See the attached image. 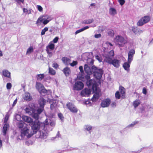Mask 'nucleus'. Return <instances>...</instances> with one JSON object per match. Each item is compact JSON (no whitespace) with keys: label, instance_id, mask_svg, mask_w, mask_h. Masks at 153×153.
I'll use <instances>...</instances> for the list:
<instances>
[{"label":"nucleus","instance_id":"1","mask_svg":"<svg viewBox=\"0 0 153 153\" xmlns=\"http://www.w3.org/2000/svg\"><path fill=\"white\" fill-rule=\"evenodd\" d=\"M35 123L33 125L31 126V128L28 126L25 125L24 128L21 129L20 136L21 138L20 139L22 140L25 137L27 138L30 137L38 131L40 127L37 125V123Z\"/></svg>","mask_w":153,"mask_h":153},{"label":"nucleus","instance_id":"2","mask_svg":"<svg viewBox=\"0 0 153 153\" xmlns=\"http://www.w3.org/2000/svg\"><path fill=\"white\" fill-rule=\"evenodd\" d=\"M114 55V51L113 50H111L107 54H103L102 56L105 62L109 64L113 65L115 67L118 68L120 66V61L115 59H112V58Z\"/></svg>","mask_w":153,"mask_h":153},{"label":"nucleus","instance_id":"3","mask_svg":"<svg viewBox=\"0 0 153 153\" xmlns=\"http://www.w3.org/2000/svg\"><path fill=\"white\" fill-rule=\"evenodd\" d=\"M114 42L119 47H123L127 42V40L121 36L117 35L114 39Z\"/></svg>","mask_w":153,"mask_h":153},{"label":"nucleus","instance_id":"4","mask_svg":"<svg viewBox=\"0 0 153 153\" xmlns=\"http://www.w3.org/2000/svg\"><path fill=\"white\" fill-rule=\"evenodd\" d=\"M92 70L95 78L97 79H100L101 78L102 74V69H98L97 68L93 65L92 67Z\"/></svg>","mask_w":153,"mask_h":153},{"label":"nucleus","instance_id":"5","mask_svg":"<svg viewBox=\"0 0 153 153\" xmlns=\"http://www.w3.org/2000/svg\"><path fill=\"white\" fill-rule=\"evenodd\" d=\"M51 19V18L49 16L44 15L40 16L36 22V24H38L42 22L44 25H45L47 24Z\"/></svg>","mask_w":153,"mask_h":153},{"label":"nucleus","instance_id":"6","mask_svg":"<svg viewBox=\"0 0 153 153\" xmlns=\"http://www.w3.org/2000/svg\"><path fill=\"white\" fill-rule=\"evenodd\" d=\"M22 120L25 122L30 123V124L31 126L34 125L35 123L36 122V124H37V126H38V127H40V126L42 124L39 121L36 120L34 121H33V120L30 117L26 116H23L22 117Z\"/></svg>","mask_w":153,"mask_h":153},{"label":"nucleus","instance_id":"7","mask_svg":"<svg viewBox=\"0 0 153 153\" xmlns=\"http://www.w3.org/2000/svg\"><path fill=\"white\" fill-rule=\"evenodd\" d=\"M42 111L43 109L42 108H39L37 110L34 109L33 110H32V111L31 115L34 119L36 120H38L39 118V115L42 113Z\"/></svg>","mask_w":153,"mask_h":153},{"label":"nucleus","instance_id":"8","mask_svg":"<svg viewBox=\"0 0 153 153\" xmlns=\"http://www.w3.org/2000/svg\"><path fill=\"white\" fill-rule=\"evenodd\" d=\"M150 20V17L149 16H145L140 19L137 23L138 26H142L144 24L148 22Z\"/></svg>","mask_w":153,"mask_h":153},{"label":"nucleus","instance_id":"9","mask_svg":"<svg viewBox=\"0 0 153 153\" xmlns=\"http://www.w3.org/2000/svg\"><path fill=\"white\" fill-rule=\"evenodd\" d=\"M49 130L45 131V128L43 129L42 131H40L38 133L39 136L38 137L41 139H44L46 138L48 134V131Z\"/></svg>","mask_w":153,"mask_h":153},{"label":"nucleus","instance_id":"10","mask_svg":"<svg viewBox=\"0 0 153 153\" xmlns=\"http://www.w3.org/2000/svg\"><path fill=\"white\" fill-rule=\"evenodd\" d=\"M86 84L88 86L92 85V88L94 91H97V86L95 81L91 79L86 81Z\"/></svg>","mask_w":153,"mask_h":153},{"label":"nucleus","instance_id":"11","mask_svg":"<svg viewBox=\"0 0 153 153\" xmlns=\"http://www.w3.org/2000/svg\"><path fill=\"white\" fill-rule=\"evenodd\" d=\"M49 125L51 126L54 127L55 125V122L54 120L52 119L51 118L49 117L46 119L44 122L45 128V125Z\"/></svg>","mask_w":153,"mask_h":153},{"label":"nucleus","instance_id":"12","mask_svg":"<svg viewBox=\"0 0 153 153\" xmlns=\"http://www.w3.org/2000/svg\"><path fill=\"white\" fill-rule=\"evenodd\" d=\"M67 106L68 109L72 112L76 113L78 110L75 106L71 103H68L66 105Z\"/></svg>","mask_w":153,"mask_h":153},{"label":"nucleus","instance_id":"13","mask_svg":"<svg viewBox=\"0 0 153 153\" xmlns=\"http://www.w3.org/2000/svg\"><path fill=\"white\" fill-rule=\"evenodd\" d=\"M84 87L83 83L80 81L76 82L74 86V89L75 90H79L82 89Z\"/></svg>","mask_w":153,"mask_h":153},{"label":"nucleus","instance_id":"14","mask_svg":"<svg viewBox=\"0 0 153 153\" xmlns=\"http://www.w3.org/2000/svg\"><path fill=\"white\" fill-rule=\"evenodd\" d=\"M135 51L134 49L131 50L128 53V62L131 63L133 58V56L135 54Z\"/></svg>","mask_w":153,"mask_h":153},{"label":"nucleus","instance_id":"15","mask_svg":"<svg viewBox=\"0 0 153 153\" xmlns=\"http://www.w3.org/2000/svg\"><path fill=\"white\" fill-rule=\"evenodd\" d=\"M91 89L85 88L82 91L81 95L82 97L87 96L91 94Z\"/></svg>","mask_w":153,"mask_h":153},{"label":"nucleus","instance_id":"16","mask_svg":"<svg viewBox=\"0 0 153 153\" xmlns=\"http://www.w3.org/2000/svg\"><path fill=\"white\" fill-rule=\"evenodd\" d=\"M111 100L109 99H106L102 101L101 103V106L103 108L108 107L111 103Z\"/></svg>","mask_w":153,"mask_h":153},{"label":"nucleus","instance_id":"17","mask_svg":"<svg viewBox=\"0 0 153 153\" xmlns=\"http://www.w3.org/2000/svg\"><path fill=\"white\" fill-rule=\"evenodd\" d=\"M84 68L85 71L86 73L88 74H92L93 72L92 69H91L88 65L85 64Z\"/></svg>","mask_w":153,"mask_h":153},{"label":"nucleus","instance_id":"18","mask_svg":"<svg viewBox=\"0 0 153 153\" xmlns=\"http://www.w3.org/2000/svg\"><path fill=\"white\" fill-rule=\"evenodd\" d=\"M2 75L4 77H6L11 79L10 73L7 70H4L3 71Z\"/></svg>","mask_w":153,"mask_h":153},{"label":"nucleus","instance_id":"19","mask_svg":"<svg viewBox=\"0 0 153 153\" xmlns=\"http://www.w3.org/2000/svg\"><path fill=\"white\" fill-rule=\"evenodd\" d=\"M48 101H49L50 103L52 102V103L51 104V109H53L57 105V103L56 101L53 99L51 100H50L49 99H48Z\"/></svg>","mask_w":153,"mask_h":153},{"label":"nucleus","instance_id":"20","mask_svg":"<svg viewBox=\"0 0 153 153\" xmlns=\"http://www.w3.org/2000/svg\"><path fill=\"white\" fill-rule=\"evenodd\" d=\"M39 92L41 94L43 95L49 94V93H51V91L50 90H47L44 88H42V89H41Z\"/></svg>","mask_w":153,"mask_h":153},{"label":"nucleus","instance_id":"21","mask_svg":"<svg viewBox=\"0 0 153 153\" xmlns=\"http://www.w3.org/2000/svg\"><path fill=\"white\" fill-rule=\"evenodd\" d=\"M24 98L25 100L27 101H30L32 99L31 96H30V94L28 93H25Z\"/></svg>","mask_w":153,"mask_h":153},{"label":"nucleus","instance_id":"22","mask_svg":"<svg viewBox=\"0 0 153 153\" xmlns=\"http://www.w3.org/2000/svg\"><path fill=\"white\" fill-rule=\"evenodd\" d=\"M46 102V100L43 98H40L39 100V103L40 106L43 108Z\"/></svg>","mask_w":153,"mask_h":153},{"label":"nucleus","instance_id":"23","mask_svg":"<svg viewBox=\"0 0 153 153\" xmlns=\"http://www.w3.org/2000/svg\"><path fill=\"white\" fill-rule=\"evenodd\" d=\"M109 13L111 15L114 16L117 14V11L115 8L110 7L109 9Z\"/></svg>","mask_w":153,"mask_h":153},{"label":"nucleus","instance_id":"24","mask_svg":"<svg viewBox=\"0 0 153 153\" xmlns=\"http://www.w3.org/2000/svg\"><path fill=\"white\" fill-rule=\"evenodd\" d=\"M128 62H126L124 63L123 65V67L128 72L129 71L130 64Z\"/></svg>","mask_w":153,"mask_h":153},{"label":"nucleus","instance_id":"25","mask_svg":"<svg viewBox=\"0 0 153 153\" xmlns=\"http://www.w3.org/2000/svg\"><path fill=\"white\" fill-rule=\"evenodd\" d=\"M62 60L63 62L66 65H68L71 61L70 59L66 57H62Z\"/></svg>","mask_w":153,"mask_h":153},{"label":"nucleus","instance_id":"26","mask_svg":"<svg viewBox=\"0 0 153 153\" xmlns=\"http://www.w3.org/2000/svg\"><path fill=\"white\" fill-rule=\"evenodd\" d=\"M63 71L66 76H68L71 73L70 69L68 67H66L65 68L63 69Z\"/></svg>","mask_w":153,"mask_h":153},{"label":"nucleus","instance_id":"27","mask_svg":"<svg viewBox=\"0 0 153 153\" xmlns=\"http://www.w3.org/2000/svg\"><path fill=\"white\" fill-rule=\"evenodd\" d=\"M9 127V125L8 124L5 123L4 126L3 128V135H5L6 134V132L7 128Z\"/></svg>","mask_w":153,"mask_h":153},{"label":"nucleus","instance_id":"28","mask_svg":"<svg viewBox=\"0 0 153 153\" xmlns=\"http://www.w3.org/2000/svg\"><path fill=\"white\" fill-rule=\"evenodd\" d=\"M36 88L39 91H40L41 89H42V88H44V86L40 82H37L36 83Z\"/></svg>","mask_w":153,"mask_h":153},{"label":"nucleus","instance_id":"29","mask_svg":"<svg viewBox=\"0 0 153 153\" xmlns=\"http://www.w3.org/2000/svg\"><path fill=\"white\" fill-rule=\"evenodd\" d=\"M55 45L54 44L50 42L49 45L46 47V49L53 50L54 48Z\"/></svg>","mask_w":153,"mask_h":153},{"label":"nucleus","instance_id":"30","mask_svg":"<svg viewBox=\"0 0 153 153\" xmlns=\"http://www.w3.org/2000/svg\"><path fill=\"white\" fill-rule=\"evenodd\" d=\"M94 21V20L93 19H89L87 20H84L83 21L82 23L85 24H90L92 23Z\"/></svg>","mask_w":153,"mask_h":153},{"label":"nucleus","instance_id":"31","mask_svg":"<svg viewBox=\"0 0 153 153\" xmlns=\"http://www.w3.org/2000/svg\"><path fill=\"white\" fill-rule=\"evenodd\" d=\"M33 109H34L33 108H31L29 106H27L25 108V110L26 113L28 114L29 115H31L32 111Z\"/></svg>","mask_w":153,"mask_h":153},{"label":"nucleus","instance_id":"32","mask_svg":"<svg viewBox=\"0 0 153 153\" xmlns=\"http://www.w3.org/2000/svg\"><path fill=\"white\" fill-rule=\"evenodd\" d=\"M99 94L98 93H96L94 94L92 98L91 99V100L93 102L95 101L96 100L99 99Z\"/></svg>","mask_w":153,"mask_h":153},{"label":"nucleus","instance_id":"33","mask_svg":"<svg viewBox=\"0 0 153 153\" xmlns=\"http://www.w3.org/2000/svg\"><path fill=\"white\" fill-rule=\"evenodd\" d=\"M45 77L44 74H39L36 76V77L37 80L41 81Z\"/></svg>","mask_w":153,"mask_h":153},{"label":"nucleus","instance_id":"34","mask_svg":"<svg viewBox=\"0 0 153 153\" xmlns=\"http://www.w3.org/2000/svg\"><path fill=\"white\" fill-rule=\"evenodd\" d=\"M89 28V27L88 26L85 27L79 30H76V31L75 33L76 34L81 32H82L84 30L86 29H88Z\"/></svg>","mask_w":153,"mask_h":153},{"label":"nucleus","instance_id":"35","mask_svg":"<svg viewBox=\"0 0 153 153\" xmlns=\"http://www.w3.org/2000/svg\"><path fill=\"white\" fill-rule=\"evenodd\" d=\"M33 51V47L30 46L27 49L26 53V55H30Z\"/></svg>","mask_w":153,"mask_h":153},{"label":"nucleus","instance_id":"36","mask_svg":"<svg viewBox=\"0 0 153 153\" xmlns=\"http://www.w3.org/2000/svg\"><path fill=\"white\" fill-rule=\"evenodd\" d=\"M25 123L24 122L20 121L17 123L18 127L19 128H24L25 126H24Z\"/></svg>","mask_w":153,"mask_h":153},{"label":"nucleus","instance_id":"37","mask_svg":"<svg viewBox=\"0 0 153 153\" xmlns=\"http://www.w3.org/2000/svg\"><path fill=\"white\" fill-rule=\"evenodd\" d=\"M140 103V100H137L134 102L133 105L135 108H136L138 106Z\"/></svg>","mask_w":153,"mask_h":153},{"label":"nucleus","instance_id":"38","mask_svg":"<svg viewBox=\"0 0 153 153\" xmlns=\"http://www.w3.org/2000/svg\"><path fill=\"white\" fill-rule=\"evenodd\" d=\"M119 91L121 94L122 95V96H123L125 93L124 88L122 86H120L119 88Z\"/></svg>","mask_w":153,"mask_h":153},{"label":"nucleus","instance_id":"39","mask_svg":"<svg viewBox=\"0 0 153 153\" xmlns=\"http://www.w3.org/2000/svg\"><path fill=\"white\" fill-rule=\"evenodd\" d=\"M49 73L50 74L54 75L56 74V71L53 68H49Z\"/></svg>","mask_w":153,"mask_h":153},{"label":"nucleus","instance_id":"40","mask_svg":"<svg viewBox=\"0 0 153 153\" xmlns=\"http://www.w3.org/2000/svg\"><path fill=\"white\" fill-rule=\"evenodd\" d=\"M107 33L108 34L111 36H113L114 34V31L112 30H108Z\"/></svg>","mask_w":153,"mask_h":153},{"label":"nucleus","instance_id":"41","mask_svg":"<svg viewBox=\"0 0 153 153\" xmlns=\"http://www.w3.org/2000/svg\"><path fill=\"white\" fill-rule=\"evenodd\" d=\"M46 50L49 57H51L53 55L52 50L46 49Z\"/></svg>","mask_w":153,"mask_h":153},{"label":"nucleus","instance_id":"42","mask_svg":"<svg viewBox=\"0 0 153 153\" xmlns=\"http://www.w3.org/2000/svg\"><path fill=\"white\" fill-rule=\"evenodd\" d=\"M48 28L47 27H45L44 29H43L41 31V35H43L45 34V32L48 30Z\"/></svg>","mask_w":153,"mask_h":153},{"label":"nucleus","instance_id":"43","mask_svg":"<svg viewBox=\"0 0 153 153\" xmlns=\"http://www.w3.org/2000/svg\"><path fill=\"white\" fill-rule=\"evenodd\" d=\"M59 137H60V135L59 134V131H58L56 136L55 137H53L52 138V140H54L56 138H58Z\"/></svg>","mask_w":153,"mask_h":153},{"label":"nucleus","instance_id":"44","mask_svg":"<svg viewBox=\"0 0 153 153\" xmlns=\"http://www.w3.org/2000/svg\"><path fill=\"white\" fill-rule=\"evenodd\" d=\"M85 128L88 131H89L91 129L92 127L89 125L85 126Z\"/></svg>","mask_w":153,"mask_h":153},{"label":"nucleus","instance_id":"45","mask_svg":"<svg viewBox=\"0 0 153 153\" xmlns=\"http://www.w3.org/2000/svg\"><path fill=\"white\" fill-rule=\"evenodd\" d=\"M96 58L100 62H101L102 61V59L101 57L99 56L98 55H97L95 56Z\"/></svg>","mask_w":153,"mask_h":153},{"label":"nucleus","instance_id":"46","mask_svg":"<svg viewBox=\"0 0 153 153\" xmlns=\"http://www.w3.org/2000/svg\"><path fill=\"white\" fill-rule=\"evenodd\" d=\"M115 96L117 98L119 99L120 98V95L119 92L118 91H117L115 93Z\"/></svg>","mask_w":153,"mask_h":153},{"label":"nucleus","instance_id":"47","mask_svg":"<svg viewBox=\"0 0 153 153\" xmlns=\"http://www.w3.org/2000/svg\"><path fill=\"white\" fill-rule=\"evenodd\" d=\"M12 85L11 83H8L7 84L6 87L7 89H10L11 88Z\"/></svg>","mask_w":153,"mask_h":153},{"label":"nucleus","instance_id":"48","mask_svg":"<svg viewBox=\"0 0 153 153\" xmlns=\"http://www.w3.org/2000/svg\"><path fill=\"white\" fill-rule=\"evenodd\" d=\"M138 28H134L132 29V31L135 34L137 35L138 32L137 31Z\"/></svg>","mask_w":153,"mask_h":153},{"label":"nucleus","instance_id":"49","mask_svg":"<svg viewBox=\"0 0 153 153\" xmlns=\"http://www.w3.org/2000/svg\"><path fill=\"white\" fill-rule=\"evenodd\" d=\"M23 12L26 13H28V14L30 13V11L29 12V10L26 9L24 8L23 9Z\"/></svg>","mask_w":153,"mask_h":153},{"label":"nucleus","instance_id":"50","mask_svg":"<svg viewBox=\"0 0 153 153\" xmlns=\"http://www.w3.org/2000/svg\"><path fill=\"white\" fill-rule=\"evenodd\" d=\"M77 62L76 61H73L72 63H70V65L72 67L77 65Z\"/></svg>","mask_w":153,"mask_h":153},{"label":"nucleus","instance_id":"51","mask_svg":"<svg viewBox=\"0 0 153 153\" xmlns=\"http://www.w3.org/2000/svg\"><path fill=\"white\" fill-rule=\"evenodd\" d=\"M138 123V121H134V122H133L130 125H129L128 126L129 127H132L133 126H134V125H135V124H136L137 123Z\"/></svg>","mask_w":153,"mask_h":153},{"label":"nucleus","instance_id":"52","mask_svg":"<svg viewBox=\"0 0 153 153\" xmlns=\"http://www.w3.org/2000/svg\"><path fill=\"white\" fill-rule=\"evenodd\" d=\"M58 116L59 118L62 120H63L64 119V117L62 114L61 113H59L58 114Z\"/></svg>","mask_w":153,"mask_h":153},{"label":"nucleus","instance_id":"53","mask_svg":"<svg viewBox=\"0 0 153 153\" xmlns=\"http://www.w3.org/2000/svg\"><path fill=\"white\" fill-rule=\"evenodd\" d=\"M118 2H119L120 4L121 5H123L125 3V1L124 0H118Z\"/></svg>","mask_w":153,"mask_h":153},{"label":"nucleus","instance_id":"54","mask_svg":"<svg viewBox=\"0 0 153 153\" xmlns=\"http://www.w3.org/2000/svg\"><path fill=\"white\" fill-rule=\"evenodd\" d=\"M91 74H87L85 76V78L87 80V81L89 80V79H90V75Z\"/></svg>","mask_w":153,"mask_h":153},{"label":"nucleus","instance_id":"55","mask_svg":"<svg viewBox=\"0 0 153 153\" xmlns=\"http://www.w3.org/2000/svg\"><path fill=\"white\" fill-rule=\"evenodd\" d=\"M38 10L40 12H42L43 10L42 7L40 5H37Z\"/></svg>","mask_w":153,"mask_h":153},{"label":"nucleus","instance_id":"56","mask_svg":"<svg viewBox=\"0 0 153 153\" xmlns=\"http://www.w3.org/2000/svg\"><path fill=\"white\" fill-rule=\"evenodd\" d=\"M101 36V35L100 33L96 34L94 36V37L95 38H100Z\"/></svg>","mask_w":153,"mask_h":153},{"label":"nucleus","instance_id":"57","mask_svg":"<svg viewBox=\"0 0 153 153\" xmlns=\"http://www.w3.org/2000/svg\"><path fill=\"white\" fill-rule=\"evenodd\" d=\"M59 67V65L56 63H54L53 64V67L55 68H57Z\"/></svg>","mask_w":153,"mask_h":153},{"label":"nucleus","instance_id":"58","mask_svg":"<svg viewBox=\"0 0 153 153\" xmlns=\"http://www.w3.org/2000/svg\"><path fill=\"white\" fill-rule=\"evenodd\" d=\"M138 32L137 33V35H139L141 34V33H143V30H140V29L138 28V30H137Z\"/></svg>","mask_w":153,"mask_h":153},{"label":"nucleus","instance_id":"59","mask_svg":"<svg viewBox=\"0 0 153 153\" xmlns=\"http://www.w3.org/2000/svg\"><path fill=\"white\" fill-rule=\"evenodd\" d=\"M59 39V38L58 37H56L55 38L53 39V42L54 43H56L58 42V41Z\"/></svg>","mask_w":153,"mask_h":153},{"label":"nucleus","instance_id":"60","mask_svg":"<svg viewBox=\"0 0 153 153\" xmlns=\"http://www.w3.org/2000/svg\"><path fill=\"white\" fill-rule=\"evenodd\" d=\"M9 117L7 115H6L5 116L4 120V123H6Z\"/></svg>","mask_w":153,"mask_h":153},{"label":"nucleus","instance_id":"61","mask_svg":"<svg viewBox=\"0 0 153 153\" xmlns=\"http://www.w3.org/2000/svg\"><path fill=\"white\" fill-rule=\"evenodd\" d=\"M15 1L19 4H20L21 3H23L24 2V0H15Z\"/></svg>","mask_w":153,"mask_h":153},{"label":"nucleus","instance_id":"62","mask_svg":"<svg viewBox=\"0 0 153 153\" xmlns=\"http://www.w3.org/2000/svg\"><path fill=\"white\" fill-rule=\"evenodd\" d=\"M116 102H113L111 105V106L112 107H114L116 106Z\"/></svg>","mask_w":153,"mask_h":153},{"label":"nucleus","instance_id":"63","mask_svg":"<svg viewBox=\"0 0 153 153\" xmlns=\"http://www.w3.org/2000/svg\"><path fill=\"white\" fill-rule=\"evenodd\" d=\"M79 69L82 73L83 72V67L82 66H80L79 67Z\"/></svg>","mask_w":153,"mask_h":153},{"label":"nucleus","instance_id":"64","mask_svg":"<svg viewBox=\"0 0 153 153\" xmlns=\"http://www.w3.org/2000/svg\"><path fill=\"white\" fill-rule=\"evenodd\" d=\"M143 93L144 94H146V89L145 88H143Z\"/></svg>","mask_w":153,"mask_h":153}]
</instances>
